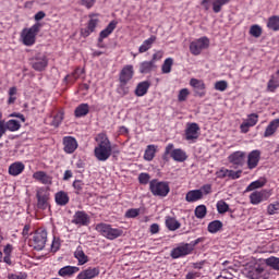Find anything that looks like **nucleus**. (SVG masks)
I'll return each mask as SVG.
<instances>
[{
  "label": "nucleus",
  "mask_w": 279,
  "mask_h": 279,
  "mask_svg": "<svg viewBox=\"0 0 279 279\" xmlns=\"http://www.w3.org/2000/svg\"><path fill=\"white\" fill-rule=\"evenodd\" d=\"M149 191L155 197H167L171 192L169 182L153 179L149 181Z\"/></svg>",
  "instance_id": "423d86ee"
},
{
  "label": "nucleus",
  "mask_w": 279,
  "mask_h": 279,
  "mask_svg": "<svg viewBox=\"0 0 279 279\" xmlns=\"http://www.w3.org/2000/svg\"><path fill=\"white\" fill-rule=\"evenodd\" d=\"M37 208L39 210H47L49 208V199H51V193L47 187H39L36 192Z\"/></svg>",
  "instance_id": "9d476101"
},
{
  "label": "nucleus",
  "mask_w": 279,
  "mask_h": 279,
  "mask_svg": "<svg viewBox=\"0 0 279 279\" xmlns=\"http://www.w3.org/2000/svg\"><path fill=\"white\" fill-rule=\"evenodd\" d=\"M99 267H88L87 269L82 270L76 279H93L99 276Z\"/></svg>",
  "instance_id": "4be33fe9"
},
{
  "label": "nucleus",
  "mask_w": 279,
  "mask_h": 279,
  "mask_svg": "<svg viewBox=\"0 0 279 279\" xmlns=\"http://www.w3.org/2000/svg\"><path fill=\"white\" fill-rule=\"evenodd\" d=\"M156 151H158V146L154 144L148 145L144 153V160H147V162H151V160L156 158Z\"/></svg>",
  "instance_id": "2f4dec72"
},
{
  "label": "nucleus",
  "mask_w": 279,
  "mask_h": 279,
  "mask_svg": "<svg viewBox=\"0 0 279 279\" xmlns=\"http://www.w3.org/2000/svg\"><path fill=\"white\" fill-rule=\"evenodd\" d=\"M250 34L254 38H260L263 36V28L258 24H254L250 28Z\"/></svg>",
  "instance_id": "c03bdc74"
},
{
  "label": "nucleus",
  "mask_w": 279,
  "mask_h": 279,
  "mask_svg": "<svg viewBox=\"0 0 279 279\" xmlns=\"http://www.w3.org/2000/svg\"><path fill=\"white\" fill-rule=\"evenodd\" d=\"M265 272V269L260 266L251 268L246 276L251 279H263V274Z\"/></svg>",
  "instance_id": "473e14b6"
},
{
  "label": "nucleus",
  "mask_w": 279,
  "mask_h": 279,
  "mask_svg": "<svg viewBox=\"0 0 279 279\" xmlns=\"http://www.w3.org/2000/svg\"><path fill=\"white\" fill-rule=\"evenodd\" d=\"M117 25H119V22H117L116 20H112L107 25V27L99 33L98 38H100V41L106 40V38H108V36H110L112 34V32H114V29H117Z\"/></svg>",
  "instance_id": "b1692460"
},
{
  "label": "nucleus",
  "mask_w": 279,
  "mask_h": 279,
  "mask_svg": "<svg viewBox=\"0 0 279 279\" xmlns=\"http://www.w3.org/2000/svg\"><path fill=\"white\" fill-rule=\"evenodd\" d=\"M140 215H141L140 208H131L125 213L126 219H136V217H138Z\"/></svg>",
  "instance_id": "09e8293b"
},
{
  "label": "nucleus",
  "mask_w": 279,
  "mask_h": 279,
  "mask_svg": "<svg viewBox=\"0 0 279 279\" xmlns=\"http://www.w3.org/2000/svg\"><path fill=\"white\" fill-rule=\"evenodd\" d=\"M134 78V65L126 64L119 73V85L117 93L125 97L130 93V82Z\"/></svg>",
  "instance_id": "f03ea898"
},
{
  "label": "nucleus",
  "mask_w": 279,
  "mask_h": 279,
  "mask_svg": "<svg viewBox=\"0 0 279 279\" xmlns=\"http://www.w3.org/2000/svg\"><path fill=\"white\" fill-rule=\"evenodd\" d=\"M204 197V193L202 190H191L185 195V202H189V204H193L195 202H199Z\"/></svg>",
  "instance_id": "393cba45"
},
{
  "label": "nucleus",
  "mask_w": 279,
  "mask_h": 279,
  "mask_svg": "<svg viewBox=\"0 0 279 279\" xmlns=\"http://www.w3.org/2000/svg\"><path fill=\"white\" fill-rule=\"evenodd\" d=\"M268 215H278L279 213V202L271 203L267 206Z\"/></svg>",
  "instance_id": "8fccbe9b"
},
{
  "label": "nucleus",
  "mask_w": 279,
  "mask_h": 279,
  "mask_svg": "<svg viewBox=\"0 0 279 279\" xmlns=\"http://www.w3.org/2000/svg\"><path fill=\"white\" fill-rule=\"evenodd\" d=\"M269 197H271V191L269 190L255 191L250 195V203L253 206H258L262 202H267Z\"/></svg>",
  "instance_id": "f8f14e48"
},
{
  "label": "nucleus",
  "mask_w": 279,
  "mask_h": 279,
  "mask_svg": "<svg viewBox=\"0 0 279 279\" xmlns=\"http://www.w3.org/2000/svg\"><path fill=\"white\" fill-rule=\"evenodd\" d=\"M23 171H25V163L21 161H15L9 167V174L13 177L21 175Z\"/></svg>",
  "instance_id": "a878e982"
},
{
  "label": "nucleus",
  "mask_w": 279,
  "mask_h": 279,
  "mask_svg": "<svg viewBox=\"0 0 279 279\" xmlns=\"http://www.w3.org/2000/svg\"><path fill=\"white\" fill-rule=\"evenodd\" d=\"M230 170L222 168L216 172L217 178L223 180V178H229Z\"/></svg>",
  "instance_id": "bf43d9fd"
},
{
  "label": "nucleus",
  "mask_w": 279,
  "mask_h": 279,
  "mask_svg": "<svg viewBox=\"0 0 279 279\" xmlns=\"http://www.w3.org/2000/svg\"><path fill=\"white\" fill-rule=\"evenodd\" d=\"M258 123V113H251L247 119L240 125V132L242 134H247L250 128H254Z\"/></svg>",
  "instance_id": "dca6fc26"
},
{
  "label": "nucleus",
  "mask_w": 279,
  "mask_h": 279,
  "mask_svg": "<svg viewBox=\"0 0 279 279\" xmlns=\"http://www.w3.org/2000/svg\"><path fill=\"white\" fill-rule=\"evenodd\" d=\"M193 252L191 244L186 243L173 248L170 253L171 258H182V256H189Z\"/></svg>",
  "instance_id": "2eb2a0df"
},
{
  "label": "nucleus",
  "mask_w": 279,
  "mask_h": 279,
  "mask_svg": "<svg viewBox=\"0 0 279 279\" xmlns=\"http://www.w3.org/2000/svg\"><path fill=\"white\" fill-rule=\"evenodd\" d=\"M208 47H210V39H208V37H201L191 41L190 53H192V56H201L202 51L208 49Z\"/></svg>",
  "instance_id": "1a4fd4ad"
},
{
  "label": "nucleus",
  "mask_w": 279,
  "mask_h": 279,
  "mask_svg": "<svg viewBox=\"0 0 279 279\" xmlns=\"http://www.w3.org/2000/svg\"><path fill=\"white\" fill-rule=\"evenodd\" d=\"M222 228H223V222H221L220 220H214L209 222L207 226V230L210 234H217V232L222 230Z\"/></svg>",
  "instance_id": "c9c22d12"
},
{
  "label": "nucleus",
  "mask_w": 279,
  "mask_h": 279,
  "mask_svg": "<svg viewBox=\"0 0 279 279\" xmlns=\"http://www.w3.org/2000/svg\"><path fill=\"white\" fill-rule=\"evenodd\" d=\"M78 73H80V69H76L71 75L65 76L64 78L65 82H72V83L77 82V80H80Z\"/></svg>",
  "instance_id": "5fc2aeb1"
},
{
  "label": "nucleus",
  "mask_w": 279,
  "mask_h": 279,
  "mask_svg": "<svg viewBox=\"0 0 279 279\" xmlns=\"http://www.w3.org/2000/svg\"><path fill=\"white\" fill-rule=\"evenodd\" d=\"M267 88L270 90V93H274L276 88H279V81L271 76V78L268 81Z\"/></svg>",
  "instance_id": "3c124183"
},
{
  "label": "nucleus",
  "mask_w": 279,
  "mask_h": 279,
  "mask_svg": "<svg viewBox=\"0 0 279 279\" xmlns=\"http://www.w3.org/2000/svg\"><path fill=\"white\" fill-rule=\"evenodd\" d=\"M74 258H76L77 260V265L82 266V265H86V263H88V255H86V253H84V248L82 246H77L75 252H74Z\"/></svg>",
  "instance_id": "bb28decb"
},
{
  "label": "nucleus",
  "mask_w": 279,
  "mask_h": 279,
  "mask_svg": "<svg viewBox=\"0 0 279 279\" xmlns=\"http://www.w3.org/2000/svg\"><path fill=\"white\" fill-rule=\"evenodd\" d=\"M4 128H7L9 132H19L21 130V122L17 120L4 121Z\"/></svg>",
  "instance_id": "58836bf2"
},
{
  "label": "nucleus",
  "mask_w": 279,
  "mask_h": 279,
  "mask_svg": "<svg viewBox=\"0 0 279 279\" xmlns=\"http://www.w3.org/2000/svg\"><path fill=\"white\" fill-rule=\"evenodd\" d=\"M216 207L219 215H225V213H228V210H230V205H228V203H226L225 201H218Z\"/></svg>",
  "instance_id": "a18cd8bd"
},
{
  "label": "nucleus",
  "mask_w": 279,
  "mask_h": 279,
  "mask_svg": "<svg viewBox=\"0 0 279 279\" xmlns=\"http://www.w3.org/2000/svg\"><path fill=\"white\" fill-rule=\"evenodd\" d=\"M265 264L267 265V267H271V269H275L276 271H279V257H268L265 260Z\"/></svg>",
  "instance_id": "37998d69"
},
{
  "label": "nucleus",
  "mask_w": 279,
  "mask_h": 279,
  "mask_svg": "<svg viewBox=\"0 0 279 279\" xmlns=\"http://www.w3.org/2000/svg\"><path fill=\"white\" fill-rule=\"evenodd\" d=\"M231 0H211L213 12L219 14L223 9V5H228Z\"/></svg>",
  "instance_id": "e433bc0d"
},
{
  "label": "nucleus",
  "mask_w": 279,
  "mask_h": 279,
  "mask_svg": "<svg viewBox=\"0 0 279 279\" xmlns=\"http://www.w3.org/2000/svg\"><path fill=\"white\" fill-rule=\"evenodd\" d=\"M33 178L36 180V182H39L40 184H45L48 186H51V184H53V177L49 175L43 170L34 172Z\"/></svg>",
  "instance_id": "6ab92c4d"
},
{
  "label": "nucleus",
  "mask_w": 279,
  "mask_h": 279,
  "mask_svg": "<svg viewBox=\"0 0 279 279\" xmlns=\"http://www.w3.org/2000/svg\"><path fill=\"white\" fill-rule=\"evenodd\" d=\"M61 246H62V242H61L60 238L53 236V240L51 243V252H53V254H56V252H58Z\"/></svg>",
  "instance_id": "603ef678"
},
{
  "label": "nucleus",
  "mask_w": 279,
  "mask_h": 279,
  "mask_svg": "<svg viewBox=\"0 0 279 279\" xmlns=\"http://www.w3.org/2000/svg\"><path fill=\"white\" fill-rule=\"evenodd\" d=\"M29 243L31 247H34V250H36L37 252L45 250V245H47V229H37Z\"/></svg>",
  "instance_id": "0eeeda50"
},
{
  "label": "nucleus",
  "mask_w": 279,
  "mask_h": 279,
  "mask_svg": "<svg viewBox=\"0 0 279 279\" xmlns=\"http://www.w3.org/2000/svg\"><path fill=\"white\" fill-rule=\"evenodd\" d=\"M162 56H165V52L162 50H158L153 54L151 62L156 64L159 60H162Z\"/></svg>",
  "instance_id": "680f3d73"
},
{
  "label": "nucleus",
  "mask_w": 279,
  "mask_h": 279,
  "mask_svg": "<svg viewBox=\"0 0 279 279\" xmlns=\"http://www.w3.org/2000/svg\"><path fill=\"white\" fill-rule=\"evenodd\" d=\"M45 16H47V13H45V11H38V12L34 15V20H35V21H43V19H45Z\"/></svg>",
  "instance_id": "774afa93"
},
{
  "label": "nucleus",
  "mask_w": 279,
  "mask_h": 279,
  "mask_svg": "<svg viewBox=\"0 0 279 279\" xmlns=\"http://www.w3.org/2000/svg\"><path fill=\"white\" fill-rule=\"evenodd\" d=\"M199 124L195 122L187 123L185 129V141L195 143L197 138H199Z\"/></svg>",
  "instance_id": "4468645a"
},
{
  "label": "nucleus",
  "mask_w": 279,
  "mask_h": 279,
  "mask_svg": "<svg viewBox=\"0 0 279 279\" xmlns=\"http://www.w3.org/2000/svg\"><path fill=\"white\" fill-rule=\"evenodd\" d=\"M54 202L57 206H66L71 202V197L68 192L59 191L54 194Z\"/></svg>",
  "instance_id": "5701e85b"
},
{
  "label": "nucleus",
  "mask_w": 279,
  "mask_h": 279,
  "mask_svg": "<svg viewBox=\"0 0 279 279\" xmlns=\"http://www.w3.org/2000/svg\"><path fill=\"white\" fill-rule=\"evenodd\" d=\"M260 162V150H252L247 156V169H256Z\"/></svg>",
  "instance_id": "aec40b11"
},
{
  "label": "nucleus",
  "mask_w": 279,
  "mask_h": 279,
  "mask_svg": "<svg viewBox=\"0 0 279 279\" xmlns=\"http://www.w3.org/2000/svg\"><path fill=\"white\" fill-rule=\"evenodd\" d=\"M156 69V63L154 61H143L140 64V73L142 74H147V73H151L154 70Z\"/></svg>",
  "instance_id": "f704fd0d"
},
{
  "label": "nucleus",
  "mask_w": 279,
  "mask_h": 279,
  "mask_svg": "<svg viewBox=\"0 0 279 279\" xmlns=\"http://www.w3.org/2000/svg\"><path fill=\"white\" fill-rule=\"evenodd\" d=\"M190 95L189 88H182L178 95V101H186Z\"/></svg>",
  "instance_id": "6e6d98bb"
},
{
  "label": "nucleus",
  "mask_w": 279,
  "mask_h": 279,
  "mask_svg": "<svg viewBox=\"0 0 279 279\" xmlns=\"http://www.w3.org/2000/svg\"><path fill=\"white\" fill-rule=\"evenodd\" d=\"M31 65L34 71L43 73L49 66V58H47V54L38 52L31 59Z\"/></svg>",
  "instance_id": "6e6552de"
},
{
  "label": "nucleus",
  "mask_w": 279,
  "mask_h": 279,
  "mask_svg": "<svg viewBox=\"0 0 279 279\" xmlns=\"http://www.w3.org/2000/svg\"><path fill=\"white\" fill-rule=\"evenodd\" d=\"M151 83L149 81H144L137 84L135 88L136 97H145V94L148 93Z\"/></svg>",
  "instance_id": "c85d7f7f"
},
{
  "label": "nucleus",
  "mask_w": 279,
  "mask_h": 279,
  "mask_svg": "<svg viewBox=\"0 0 279 279\" xmlns=\"http://www.w3.org/2000/svg\"><path fill=\"white\" fill-rule=\"evenodd\" d=\"M90 112V106L88 104H81L74 110V117L76 119H82V117H86Z\"/></svg>",
  "instance_id": "c756f323"
},
{
  "label": "nucleus",
  "mask_w": 279,
  "mask_h": 279,
  "mask_svg": "<svg viewBox=\"0 0 279 279\" xmlns=\"http://www.w3.org/2000/svg\"><path fill=\"white\" fill-rule=\"evenodd\" d=\"M77 147H80V144H77V140H75V137H63V150L65 151V154H75Z\"/></svg>",
  "instance_id": "a211bd4d"
},
{
  "label": "nucleus",
  "mask_w": 279,
  "mask_h": 279,
  "mask_svg": "<svg viewBox=\"0 0 279 279\" xmlns=\"http://www.w3.org/2000/svg\"><path fill=\"white\" fill-rule=\"evenodd\" d=\"M73 187L76 191V194L80 195V193H82L83 189H84V182L81 180H75L73 182Z\"/></svg>",
  "instance_id": "4d7b16f0"
},
{
  "label": "nucleus",
  "mask_w": 279,
  "mask_h": 279,
  "mask_svg": "<svg viewBox=\"0 0 279 279\" xmlns=\"http://www.w3.org/2000/svg\"><path fill=\"white\" fill-rule=\"evenodd\" d=\"M149 179H150L149 173L142 172L138 175L140 184H149Z\"/></svg>",
  "instance_id": "13d9d810"
},
{
  "label": "nucleus",
  "mask_w": 279,
  "mask_h": 279,
  "mask_svg": "<svg viewBox=\"0 0 279 279\" xmlns=\"http://www.w3.org/2000/svg\"><path fill=\"white\" fill-rule=\"evenodd\" d=\"M190 86L194 90V97H206V83L199 78H191Z\"/></svg>",
  "instance_id": "ddd939ff"
},
{
  "label": "nucleus",
  "mask_w": 279,
  "mask_h": 279,
  "mask_svg": "<svg viewBox=\"0 0 279 279\" xmlns=\"http://www.w3.org/2000/svg\"><path fill=\"white\" fill-rule=\"evenodd\" d=\"M154 43H156V36L151 35L148 39L144 40L143 44L140 46L138 53H145L149 51Z\"/></svg>",
  "instance_id": "72a5a7b5"
},
{
  "label": "nucleus",
  "mask_w": 279,
  "mask_h": 279,
  "mask_svg": "<svg viewBox=\"0 0 279 279\" xmlns=\"http://www.w3.org/2000/svg\"><path fill=\"white\" fill-rule=\"evenodd\" d=\"M96 141L98 145L94 149V156L100 162H106L112 156V143L106 133H99Z\"/></svg>",
  "instance_id": "f257e3e1"
},
{
  "label": "nucleus",
  "mask_w": 279,
  "mask_h": 279,
  "mask_svg": "<svg viewBox=\"0 0 279 279\" xmlns=\"http://www.w3.org/2000/svg\"><path fill=\"white\" fill-rule=\"evenodd\" d=\"M181 223L180 221H178L175 218L172 217H168L166 219V227L168 228V230H170L171 232H175V230H180L181 228Z\"/></svg>",
  "instance_id": "4c0bfd02"
},
{
  "label": "nucleus",
  "mask_w": 279,
  "mask_h": 279,
  "mask_svg": "<svg viewBox=\"0 0 279 279\" xmlns=\"http://www.w3.org/2000/svg\"><path fill=\"white\" fill-rule=\"evenodd\" d=\"M278 128H279V119H275L270 121V123L267 125L264 132V138H269V136H274L276 132H278Z\"/></svg>",
  "instance_id": "cd10ccee"
},
{
  "label": "nucleus",
  "mask_w": 279,
  "mask_h": 279,
  "mask_svg": "<svg viewBox=\"0 0 279 279\" xmlns=\"http://www.w3.org/2000/svg\"><path fill=\"white\" fill-rule=\"evenodd\" d=\"M241 173H243L241 170H229V178H231V180H239V178H241Z\"/></svg>",
  "instance_id": "0e129e2a"
},
{
  "label": "nucleus",
  "mask_w": 279,
  "mask_h": 279,
  "mask_svg": "<svg viewBox=\"0 0 279 279\" xmlns=\"http://www.w3.org/2000/svg\"><path fill=\"white\" fill-rule=\"evenodd\" d=\"M8 279H27V274L25 272L9 274Z\"/></svg>",
  "instance_id": "052dcab7"
},
{
  "label": "nucleus",
  "mask_w": 279,
  "mask_h": 279,
  "mask_svg": "<svg viewBox=\"0 0 279 279\" xmlns=\"http://www.w3.org/2000/svg\"><path fill=\"white\" fill-rule=\"evenodd\" d=\"M80 267L77 266H64L58 270V276L61 278H73L75 274H78Z\"/></svg>",
  "instance_id": "412c9836"
},
{
  "label": "nucleus",
  "mask_w": 279,
  "mask_h": 279,
  "mask_svg": "<svg viewBox=\"0 0 279 279\" xmlns=\"http://www.w3.org/2000/svg\"><path fill=\"white\" fill-rule=\"evenodd\" d=\"M201 276L202 274H199L198 271H190L185 276V279H195V278H199Z\"/></svg>",
  "instance_id": "338daca9"
},
{
  "label": "nucleus",
  "mask_w": 279,
  "mask_h": 279,
  "mask_svg": "<svg viewBox=\"0 0 279 279\" xmlns=\"http://www.w3.org/2000/svg\"><path fill=\"white\" fill-rule=\"evenodd\" d=\"M172 68H173V58H167L161 65V72L163 74H169L171 73Z\"/></svg>",
  "instance_id": "79ce46f5"
},
{
  "label": "nucleus",
  "mask_w": 279,
  "mask_h": 279,
  "mask_svg": "<svg viewBox=\"0 0 279 279\" xmlns=\"http://www.w3.org/2000/svg\"><path fill=\"white\" fill-rule=\"evenodd\" d=\"M175 146L170 143L166 146L165 153L162 155V160L166 162H169V156L174 160L175 162H184L189 156L186 155V151H184L182 148H174Z\"/></svg>",
  "instance_id": "20e7f679"
},
{
  "label": "nucleus",
  "mask_w": 279,
  "mask_h": 279,
  "mask_svg": "<svg viewBox=\"0 0 279 279\" xmlns=\"http://www.w3.org/2000/svg\"><path fill=\"white\" fill-rule=\"evenodd\" d=\"M72 223L74 226H88L90 223V216L84 210H77L73 216Z\"/></svg>",
  "instance_id": "f3484780"
},
{
  "label": "nucleus",
  "mask_w": 279,
  "mask_h": 279,
  "mask_svg": "<svg viewBox=\"0 0 279 279\" xmlns=\"http://www.w3.org/2000/svg\"><path fill=\"white\" fill-rule=\"evenodd\" d=\"M89 21L87 22V26L85 28L81 29V35L83 38H88L93 33H95V29H97V25H99V16L98 14L90 13Z\"/></svg>",
  "instance_id": "9b49d317"
},
{
  "label": "nucleus",
  "mask_w": 279,
  "mask_h": 279,
  "mask_svg": "<svg viewBox=\"0 0 279 279\" xmlns=\"http://www.w3.org/2000/svg\"><path fill=\"white\" fill-rule=\"evenodd\" d=\"M64 121V113L63 112H58L57 114L53 116L51 125L53 128H59L60 123Z\"/></svg>",
  "instance_id": "49530a36"
},
{
  "label": "nucleus",
  "mask_w": 279,
  "mask_h": 279,
  "mask_svg": "<svg viewBox=\"0 0 279 279\" xmlns=\"http://www.w3.org/2000/svg\"><path fill=\"white\" fill-rule=\"evenodd\" d=\"M265 186V182L263 181H253L245 190L246 193H250V191H256V189H263Z\"/></svg>",
  "instance_id": "de8ad7c7"
},
{
  "label": "nucleus",
  "mask_w": 279,
  "mask_h": 279,
  "mask_svg": "<svg viewBox=\"0 0 279 279\" xmlns=\"http://www.w3.org/2000/svg\"><path fill=\"white\" fill-rule=\"evenodd\" d=\"M194 215L196 219H204L206 215H208V209L206 208V205H198L194 210Z\"/></svg>",
  "instance_id": "a19ab883"
},
{
  "label": "nucleus",
  "mask_w": 279,
  "mask_h": 279,
  "mask_svg": "<svg viewBox=\"0 0 279 279\" xmlns=\"http://www.w3.org/2000/svg\"><path fill=\"white\" fill-rule=\"evenodd\" d=\"M95 230L96 232H99L101 236H105V239H108L109 241H114V239H119V236L123 235V230L112 228V225L104 222L96 225Z\"/></svg>",
  "instance_id": "39448f33"
},
{
  "label": "nucleus",
  "mask_w": 279,
  "mask_h": 279,
  "mask_svg": "<svg viewBox=\"0 0 279 279\" xmlns=\"http://www.w3.org/2000/svg\"><path fill=\"white\" fill-rule=\"evenodd\" d=\"M43 29V24L36 22L32 27L24 28L21 32V40L25 47H34L36 45V37L40 34Z\"/></svg>",
  "instance_id": "7ed1b4c3"
},
{
  "label": "nucleus",
  "mask_w": 279,
  "mask_h": 279,
  "mask_svg": "<svg viewBox=\"0 0 279 279\" xmlns=\"http://www.w3.org/2000/svg\"><path fill=\"white\" fill-rule=\"evenodd\" d=\"M267 27L272 32H279V16L278 15L270 16L267 22Z\"/></svg>",
  "instance_id": "ea45409f"
},
{
  "label": "nucleus",
  "mask_w": 279,
  "mask_h": 279,
  "mask_svg": "<svg viewBox=\"0 0 279 279\" xmlns=\"http://www.w3.org/2000/svg\"><path fill=\"white\" fill-rule=\"evenodd\" d=\"M244 160H245V153L243 151H235L229 156V162H231L232 165H238L242 167Z\"/></svg>",
  "instance_id": "7c9ffc66"
},
{
  "label": "nucleus",
  "mask_w": 279,
  "mask_h": 279,
  "mask_svg": "<svg viewBox=\"0 0 279 279\" xmlns=\"http://www.w3.org/2000/svg\"><path fill=\"white\" fill-rule=\"evenodd\" d=\"M13 250H14V247L12 246V244H7L3 248L4 256H12Z\"/></svg>",
  "instance_id": "69168bd1"
},
{
  "label": "nucleus",
  "mask_w": 279,
  "mask_h": 279,
  "mask_svg": "<svg viewBox=\"0 0 279 279\" xmlns=\"http://www.w3.org/2000/svg\"><path fill=\"white\" fill-rule=\"evenodd\" d=\"M97 3V0H81V5H84L87 10H90Z\"/></svg>",
  "instance_id": "e2e57ef3"
},
{
  "label": "nucleus",
  "mask_w": 279,
  "mask_h": 279,
  "mask_svg": "<svg viewBox=\"0 0 279 279\" xmlns=\"http://www.w3.org/2000/svg\"><path fill=\"white\" fill-rule=\"evenodd\" d=\"M227 89H228V82L218 81L215 83V90H220V93H223Z\"/></svg>",
  "instance_id": "864d4df0"
}]
</instances>
